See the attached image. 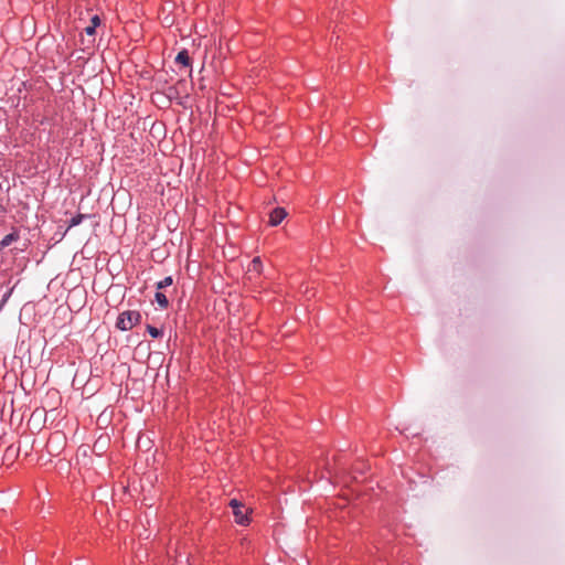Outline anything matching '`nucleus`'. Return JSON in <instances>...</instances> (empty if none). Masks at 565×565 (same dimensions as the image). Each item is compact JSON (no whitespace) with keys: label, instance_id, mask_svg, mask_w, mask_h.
<instances>
[{"label":"nucleus","instance_id":"f257e3e1","mask_svg":"<svg viewBox=\"0 0 565 565\" xmlns=\"http://www.w3.org/2000/svg\"><path fill=\"white\" fill-rule=\"evenodd\" d=\"M141 316L137 311H124L117 320V328L127 331L140 322Z\"/></svg>","mask_w":565,"mask_h":565},{"label":"nucleus","instance_id":"f03ea898","mask_svg":"<svg viewBox=\"0 0 565 565\" xmlns=\"http://www.w3.org/2000/svg\"><path fill=\"white\" fill-rule=\"evenodd\" d=\"M228 505L233 510V515L237 524L245 525L247 521V510L242 501L237 499H231Z\"/></svg>","mask_w":565,"mask_h":565},{"label":"nucleus","instance_id":"7ed1b4c3","mask_svg":"<svg viewBox=\"0 0 565 565\" xmlns=\"http://www.w3.org/2000/svg\"><path fill=\"white\" fill-rule=\"evenodd\" d=\"M287 216V212L284 207H275L269 213V225L270 226H277L279 225L284 218Z\"/></svg>","mask_w":565,"mask_h":565},{"label":"nucleus","instance_id":"20e7f679","mask_svg":"<svg viewBox=\"0 0 565 565\" xmlns=\"http://www.w3.org/2000/svg\"><path fill=\"white\" fill-rule=\"evenodd\" d=\"M249 273H254L257 276H260L264 274V264H263L260 256H255L249 262Z\"/></svg>","mask_w":565,"mask_h":565},{"label":"nucleus","instance_id":"39448f33","mask_svg":"<svg viewBox=\"0 0 565 565\" xmlns=\"http://www.w3.org/2000/svg\"><path fill=\"white\" fill-rule=\"evenodd\" d=\"M175 62L185 67H189L191 65V60H190L188 51L186 50L180 51L175 57Z\"/></svg>","mask_w":565,"mask_h":565},{"label":"nucleus","instance_id":"423d86ee","mask_svg":"<svg viewBox=\"0 0 565 565\" xmlns=\"http://www.w3.org/2000/svg\"><path fill=\"white\" fill-rule=\"evenodd\" d=\"M100 24V19L98 15H94L90 19V24L87 25L84 30L87 35H94L96 28Z\"/></svg>","mask_w":565,"mask_h":565},{"label":"nucleus","instance_id":"0eeeda50","mask_svg":"<svg viewBox=\"0 0 565 565\" xmlns=\"http://www.w3.org/2000/svg\"><path fill=\"white\" fill-rule=\"evenodd\" d=\"M18 234L17 233H10L8 235H6L1 241H0V248H4V247H8L9 245H11L12 242L17 241L18 239Z\"/></svg>","mask_w":565,"mask_h":565},{"label":"nucleus","instance_id":"6e6552de","mask_svg":"<svg viewBox=\"0 0 565 565\" xmlns=\"http://www.w3.org/2000/svg\"><path fill=\"white\" fill-rule=\"evenodd\" d=\"M154 297L156 301L161 308H167L169 306V300L163 292L157 291Z\"/></svg>","mask_w":565,"mask_h":565},{"label":"nucleus","instance_id":"1a4fd4ad","mask_svg":"<svg viewBox=\"0 0 565 565\" xmlns=\"http://www.w3.org/2000/svg\"><path fill=\"white\" fill-rule=\"evenodd\" d=\"M172 285V277H166L164 279L160 280L158 284H157V288L160 290V289H163L168 286Z\"/></svg>","mask_w":565,"mask_h":565},{"label":"nucleus","instance_id":"9d476101","mask_svg":"<svg viewBox=\"0 0 565 565\" xmlns=\"http://www.w3.org/2000/svg\"><path fill=\"white\" fill-rule=\"evenodd\" d=\"M147 330H148L149 334H150L152 338H158V337H160V335H161V333H162L158 328L152 327V326H148V327H147Z\"/></svg>","mask_w":565,"mask_h":565},{"label":"nucleus","instance_id":"9b49d317","mask_svg":"<svg viewBox=\"0 0 565 565\" xmlns=\"http://www.w3.org/2000/svg\"><path fill=\"white\" fill-rule=\"evenodd\" d=\"M84 218V215L83 214H78L76 216H74L71 221H70V227H73V226H76L78 225L82 220Z\"/></svg>","mask_w":565,"mask_h":565},{"label":"nucleus","instance_id":"f8f14e48","mask_svg":"<svg viewBox=\"0 0 565 565\" xmlns=\"http://www.w3.org/2000/svg\"><path fill=\"white\" fill-rule=\"evenodd\" d=\"M253 72H254V70H249V75H248L249 79L253 77Z\"/></svg>","mask_w":565,"mask_h":565}]
</instances>
